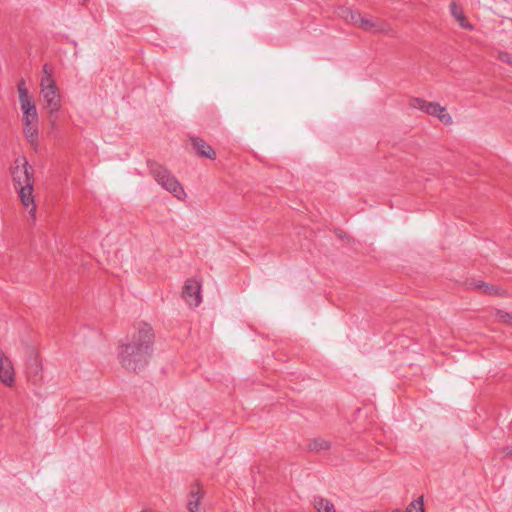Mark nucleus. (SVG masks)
<instances>
[{"instance_id":"obj_26","label":"nucleus","mask_w":512,"mask_h":512,"mask_svg":"<svg viewBox=\"0 0 512 512\" xmlns=\"http://www.w3.org/2000/svg\"><path fill=\"white\" fill-rule=\"evenodd\" d=\"M141 512H146V511H141Z\"/></svg>"},{"instance_id":"obj_6","label":"nucleus","mask_w":512,"mask_h":512,"mask_svg":"<svg viewBox=\"0 0 512 512\" xmlns=\"http://www.w3.org/2000/svg\"><path fill=\"white\" fill-rule=\"evenodd\" d=\"M43 99H44V107L48 110L49 113V120L52 126L55 125L56 122V116L55 114L60 110L61 108V98L58 91V88L56 89H48L41 91Z\"/></svg>"},{"instance_id":"obj_20","label":"nucleus","mask_w":512,"mask_h":512,"mask_svg":"<svg viewBox=\"0 0 512 512\" xmlns=\"http://www.w3.org/2000/svg\"><path fill=\"white\" fill-rule=\"evenodd\" d=\"M353 11L354 10L348 7H340L338 10V15L347 22Z\"/></svg>"},{"instance_id":"obj_8","label":"nucleus","mask_w":512,"mask_h":512,"mask_svg":"<svg viewBox=\"0 0 512 512\" xmlns=\"http://www.w3.org/2000/svg\"><path fill=\"white\" fill-rule=\"evenodd\" d=\"M0 381L7 387H12L15 383V372L11 360L0 348Z\"/></svg>"},{"instance_id":"obj_7","label":"nucleus","mask_w":512,"mask_h":512,"mask_svg":"<svg viewBox=\"0 0 512 512\" xmlns=\"http://www.w3.org/2000/svg\"><path fill=\"white\" fill-rule=\"evenodd\" d=\"M182 296L190 306H199L202 302L201 283L195 278L187 279L183 287Z\"/></svg>"},{"instance_id":"obj_23","label":"nucleus","mask_w":512,"mask_h":512,"mask_svg":"<svg viewBox=\"0 0 512 512\" xmlns=\"http://www.w3.org/2000/svg\"><path fill=\"white\" fill-rule=\"evenodd\" d=\"M335 234L338 238L340 239H344V238H347L348 236L346 235V233L340 229H336L335 230Z\"/></svg>"},{"instance_id":"obj_22","label":"nucleus","mask_w":512,"mask_h":512,"mask_svg":"<svg viewBox=\"0 0 512 512\" xmlns=\"http://www.w3.org/2000/svg\"><path fill=\"white\" fill-rule=\"evenodd\" d=\"M483 293L487 295H498L499 294V288L495 285L485 284L484 289L482 290Z\"/></svg>"},{"instance_id":"obj_15","label":"nucleus","mask_w":512,"mask_h":512,"mask_svg":"<svg viewBox=\"0 0 512 512\" xmlns=\"http://www.w3.org/2000/svg\"><path fill=\"white\" fill-rule=\"evenodd\" d=\"M330 447V442L321 438L313 439L308 445L309 450L313 452L326 451L329 450Z\"/></svg>"},{"instance_id":"obj_12","label":"nucleus","mask_w":512,"mask_h":512,"mask_svg":"<svg viewBox=\"0 0 512 512\" xmlns=\"http://www.w3.org/2000/svg\"><path fill=\"white\" fill-rule=\"evenodd\" d=\"M366 32L378 33L384 31V25L381 22L374 21L372 18L362 16L359 27Z\"/></svg>"},{"instance_id":"obj_5","label":"nucleus","mask_w":512,"mask_h":512,"mask_svg":"<svg viewBox=\"0 0 512 512\" xmlns=\"http://www.w3.org/2000/svg\"><path fill=\"white\" fill-rule=\"evenodd\" d=\"M410 106L428 115L436 116L445 125H451L453 123L450 114L446 113V108L436 102H428L422 98H413L410 101Z\"/></svg>"},{"instance_id":"obj_25","label":"nucleus","mask_w":512,"mask_h":512,"mask_svg":"<svg viewBox=\"0 0 512 512\" xmlns=\"http://www.w3.org/2000/svg\"><path fill=\"white\" fill-rule=\"evenodd\" d=\"M503 452L507 455V456H512V446H507L503 449Z\"/></svg>"},{"instance_id":"obj_4","label":"nucleus","mask_w":512,"mask_h":512,"mask_svg":"<svg viewBox=\"0 0 512 512\" xmlns=\"http://www.w3.org/2000/svg\"><path fill=\"white\" fill-rule=\"evenodd\" d=\"M17 90L21 110L23 111V124H29L30 121H38L37 109L32 97L29 95L24 79L18 82Z\"/></svg>"},{"instance_id":"obj_14","label":"nucleus","mask_w":512,"mask_h":512,"mask_svg":"<svg viewBox=\"0 0 512 512\" xmlns=\"http://www.w3.org/2000/svg\"><path fill=\"white\" fill-rule=\"evenodd\" d=\"M313 506L317 512H336L333 503L321 496H314Z\"/></svg>"},{"instance_id":"obj_10","label":"nucleus","mask_w":512,"mask_h":512,"mask_svg":"<svg viewBox=\"0 0 512 512\" xmlns=\"http://www.w3.org/2000/svg\"><path fill=\"white\" fill-rule=\"evenodd\" d=\"M204 496V492L200 483L196 481L190 488L187 509L190 512H199L200 502Z\"/></svg>"},{"instance_id":"obj_19","label":"nucleus","mask_w":512,"mask_h":512,"mask_svg":"<svg viewBox=\"0 0 512 512\" xmlns=\"http://www.w3.org/2000/svg\"><path fill=\"white\" fill-rule=\"evenodd\" d=\"M485 284L486 283L481 280H471L470 282H467V286L469 288L481 291L484 289Z\"/></svg>"},{"instance_id":"obj_13","label":"nucleus","mask_w":512,"mask_h":512,"mask_svg":"<svg viewBox=\"0 0 512 512\" xmlns=\"http://www.w3.org/2000/svg\"><path fill=\"white\" fill-rule=\"evenodd\" d=\"M23 132L26 136L27 141L31 145H37L38 143V121H30L29 124H23Z\"/></svg>"},{"instance_id":"obj_9","label":"nucleus","mask_w":512,"mask_h":512,"mask_svg":"<svg viewBox=\"0 0 512 512\" xmlns=\"http://www.w3.org/2000/svg\"><path fill=\"white\" fill-rule=\"evenodd\" d=\"M189 141L191 143L192 150L197 157L208 158L211 160L216 159L215 150L208 143H206L202 138L197 137V136H191L189 138Z\"/></svg>"},{"instance_id":"obj_24","label":"nucleus","mask_w":512,"mask_h":512,"mask_svg":"<svg viewBox=\"0 0 512 512\" xmlns=\"http://www.w3.org/2000/svg\"><path fill=\"white\" fill-rule=\"evenodd\" d=\"M48 73L52 74V69L48 64L43 65V75H48Z\"/></svg>"},{"instance_id":"obj_18","label":"nucleus","mask_w":512,"mask_h":512,"mask_svg":"<svg viewBox=\"0 0 512 512\" xmlns=\"http://www.w3.org/2000/svg\"><path fill=\"white\" fill-rule=\"evenodd\" d=\"M362 18V15L360 12L354 10L352 14L350 15L347 23H350L356 27H359L360 20Z\"/></svg>"},{"instance_id":"obj_3","label":"nucleus","mask_w":512,"mask_h":512,"mask_svg":"<svg viewBox=\"0 0 512 512\" xmlns=\"http://www.w3.org/2000/svg\"><path fill=\"white\" fill-rule=\"evenodd\" d=\"M147 166L150 175L162 188L170 192L177 199H182L185 196L184 188L166 167L154 160H148Z\"/></svg>"},{"instance_id":"obj_16","label":"nucleus","mask_w":512,"mask_h":512,"mask_svg":"<svg viewBox=\"0 0 512 512\" xmlns=\"http://www.w3.org/2000/svg\"><path fill=\"white\" fill-rule=\"evenodd\" d=\"M58 88L56 86L55 80L51 73H48V75H43L41 79V91L48 90V89H56Z\"/></svg>"},{"instance_id":"obj_2","label":"nucleus","mask_w":512,"mask_h":512,"mask_svg":"<svg viewBox=\"0 0 512 512\" xmlns=\"http://www.w3.org/2000/svg\"><path fill=\"white\" fill-rule=\"evenodd\" d=\"M12 178L15 189L25 207L32 206L29 214L35 219L36 205L34 204V170L25 157L15 160L12 167Z\"/></svg>"},{"instance_id":"obj_1","label":"nucleus","mask_w":512,"mask_h":512,"mask_svg":"<svg viewBox=\"0 0 512 512\" xmlns=\"http://www.w3.org/2000/svg\"><path fill=\"white\" fill-rule=\"evenodd\" d=\"M154 341L155 334L151 325L146 322L139 323L130 340L119 347L121 365L133 372L143 369L152 357Z\"/></svg>"},{"instance_id":"obj_11","label":"nucleus","mask_w":512,"mask_h":512,"mask_svg":"<svg viewBox=\"0 0 512 512\" xmlns=\"http://www.w3.org/2000/svg\"><path fill=\"white\" fill-rule=\"evenodd\" d=\"M449 7L451 15L456 19L461 28L469 31L474 30V26L470 22H468L463 12V9L460 5H458L455 1H452Z\"/></svg>"},{"instance_id":"obj_17","label":"nucleus","mask_w":512,"mask_h":512,"mask_svg":"<svg viewBox=\"0 0 512 512\" xmlns=\"http://www.w3.org/2000/svg\"><path fill=\"white\" fill-rule=\"evenodd\" d=\"M495 316L499 322L512 325V315L503 310H496Z\"/></svg>"},{"instance_id":"obj_21","label":"nucleus","mask_w":512,"mask_h":512,"mask_svg":"<svg viewBox=\"0 0 512 512\" xmlns=\"http://www.w3.org/2000/svg\"><path fill=\"white\" fill-rule=\"evenodd\" d=\"M498 59L503 62V63H506L510 66H512V54L508 53V52H499L498 54Z\"/></svg>"}]
</instances>
